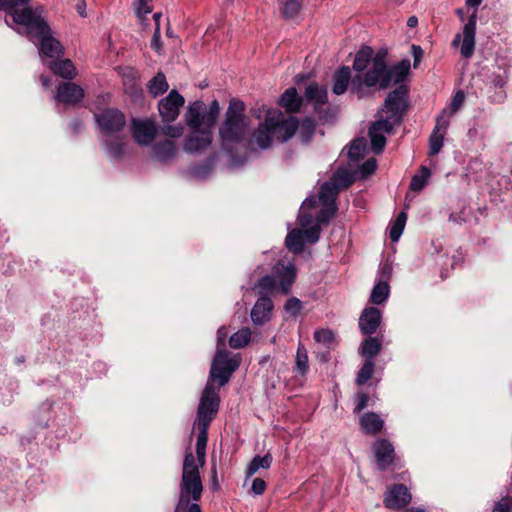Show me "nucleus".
Segmentation results:
<instances>
[{
	"label": "nucleus",
	"mask_w": 512,
	"mask_h": 512,
	"mask_svg": "<svg viewBox=\"0 0 512 512\" xmlns=\"http://www.w3.org/2000/svg\"><path fill=\"white\" fill-rule=\"evenodd\" d=\"M355 179L356 172L345 168H339L328 182L331 183L337 190H340L349 187Z\"/></svg>",
	"instance_id": "30"
},
{
	"label": "nucleus",
	"mask_w": 512,
	"mask_h": 512,
	"mask_svg": "<svg viewBox=\"0 0 512 512\" xmlns=\"http://www.w3.org/2000/svg\"><path fill=\"white\" fill-rule=\"evenodd\" d=\"M251 330L248 327L241 328L230 336L229 344L234 349L247 346L251 340Z\"/></svg>",
	"instance_id": "39"
},
{
	"label": "nucleus",
	"mask_w": 512,
	"mask_h": 512,
	"mask_svg": "<svg viewBox=\"0 0 512 512\" xmlns=\"http://www.w3.org/2000/svg\"><path fill=\"white\" fill-rule=\"evenodd\" d=\"M294 370L302 376L309 371L308 351L302 343L297 347Z\"/></svg>",
	"instance_id": "38"
},
{
	"label": "nucleus",
	"mask_w": 512,
	"mask_h": 512,
	"mask_svg": "<svg viewBox=\"0 0 512 512\" xmlns=\"http://www.w3.org/2000/svg\"><path fill=\"white\" fill-rule=\"evenodd\" d=\"M406 96L407 90L402 85L389 93L384 104L389 115L385 119L393 124L399 122L407 106Z\"/></svg>",
	"instance_id": "12"
},
{
	"label": "nucleus",
	"mask_w": 512,
	"mask_h": 512,
	"mask_svg": "<svg viewBox=\"0 0 512 512\" xmlns=\"http://www.w3.org/2000/svg\"><path fill=\"white\" fill-rule=\"evenodd\" d=\"M418 24V19L415 16H411L408 18L407 25L411 28L415 27Z\"/></svg>",
	"instance_id": "63"
},
{
	"label": "nucleus",
	"mask_w": 512,
	"mask_h": 512,
	"mask_svg": "<svg viewBox=\"0 0 512 512\" xmlns=\"http://www.w3.org/2000/svg\"><path fill=\"white\" fill-rule=\"evenodd\" d=\"M360 425L365 433L375 435L381 432L384 422L378 414L368 412L360 417Z\"/></svg>",
	"instance_id": "26"
},
{
	"label": "nucleus",
	"mask_w": 512,
	"mask_h": 512,
	"mask_svg": "<svg viewBox=\"0 0 512 512\" xmlns=\"http://www.w3.org/2000/svg\"><path fill=\"white\" fill-rule=\"evenodd\" d=\"M411 502V494L403 484H395L389 488L384 497V504L390 509H401Z\"/></svg>",
	"instance_id": "17"
},
{
	"label": "nucleus",
	"mask_w": 512,
	"mask_h": 512,
	"mask_svg": "<svg viewBox=\"0 0 512 512\" xmlns=\"http://www.w3.org/2000/svg\"><path fill=\"white\" fill-rule=\"evenodd\" d=\"M367 149L366 139L361 137L353 140L348 149V158L352 164L358 163L364 158Z\"/></svg>",
	"instance_id": "33"
},
{
	"label": "nucleus",
	"mask_w": 512,
	"mask_h": 512,
	"mask_svg": "<svg viewBox=\"0 0 512 512\" xmlns=\"http://www.w3.org/2000/svg\"><path fill=\"white\" fill-rule=\"evenodd\" d=\"M483 0H466V5L472 7L475 10L479 7Z\"/></svg>",
	"instance_id": "62"
},
{
	"label": "nucleus",
	"mask_w": 512,
	"mask_h": 512,
	"mask_svg": "<svg viewBox=\"0 0 512 512\" xmlns=\"http://www.w3.org/2000/svg\"><path fill=\"white\" fill-rule=\"evenodd\" d=\"M272 455L270 453L264 456H255L246 469V477H251L258 472L259 469H269L272 464Z\"/></svg>",
	"instance_id": "36"
},
{
	"label": "nucleus",
	"mask_w": 512,
	"mask_h": 512,
	"mask_svg": "<svg viewBox=\"0 0 512 512\" xmlns=\"http://www.w3.org/2000/svg\"><path fill=\"white\" fill-rule=\"evenodd\" d=\"M317 199L315 197L307 198L301 206V211L298 216V223L301 227H307L312 222V217L304 212L306 208H312L316 205Z\"/></svg>",
	"instance_id": "45"
},
{
	"label": "nucleus",
	"mask_w": 512,
	"mask_h": 512,
	"mask_svg": "<svg viewBox=\"0 0 512 512\" xmlns=\"http://www.w3.org/2000/svg\"><path fill=\"white\" fill-rule=\"evenodd\" d=\"M306 101L314 104L317 109L318 106L325 104L327 101V90L325 87L320 86L316 82L310 83L305 90Z\"/></svg>",
	"instance_id": "27"
},
{
	"label": "nucleus",
	"mask_w": 512,
	"mask_h": 512,
	"mask_svg": "<svg viewBox=\"0 0 512 512\" xmlns=\"http://www.w3.org/2000/svg\"><path fill=\"white\" fill-rule=\"evenodd\" d=\"M448 127L449 124L436 118V125L429 138L430 155H437L441 151Z\"/></svg>",
	"instance_id": "24"
},
{
	"label": "nucleus",
	"mask_w": 512,
	"mask_h": 512,
	"mask_svg": "<svg viewBox=\"0 0 512 512\" xmlns=\"http://www.w3.org/2000/svg\"><path fill=\"white\" fill-rule=\"evenodd\" d=\"M279 104L288 112H298L301 108L302 98L293 87L288 88L280 97Z\"/></svg>",
	"instance_id": "29"
},
{
	"label": "nucleus",
	"mask_w": 512,
	"mask_h": 512,
	"mask_svg": "<svg viewBox=\"0 0 512 512\" xmlns=\"http://www.w3.org/2000/svg\"><path fill=\"white\" fill-rule=\"evenodd\" d=\"M407 215L405 212H401L396 217L395 221L393 222L391 228H390V239L393 242H397L399 238L401 237L403 230L405 228Z\"/></svg>",
	"instance_id": "44"
},
{
	"label": "nucleus",
	"mask_w": 512,
	"mask_h": 512,
	"mask_svg": "<svg viewBox=\"0 0 512 512\" xmlns=\"http://www.w3.org/2000/svg\"><path fill=\"white\" fill-rule=\"evenodd\" d=\"M84 97V90L77 84L65 82L58 86L55 99L65 105H76Z\"/></svg>",
	"instance_id": "20"
},
{
	"label": "nucleus",
	"mask_w": 512,
	"mask_h": 512,
	"mask_svg": "<svg viewBox=\"0 0 512 512\" xmlns=\"http://www.w3.org/2000/svg\"><path fill=\"white\" fill-rule=\"evenodd\" d=\"M375 363L373 360H365L363 366L356 375L355 382L358 386L365 384L374 374Z\"/></svg>",
	"instance_id": "43"
},
{
	"label": "nucleus",
	"mask_w": 512,
	"mask_h": 512,
	"mask_svg": "<svg viewBox=\"0 0 512 512\" xmlns=\"http://www.w3.org/2000/svg\"><path fill=\"white\" fill-rule=\"evenodd\" d=\"M271 125V119L266 114L264 122L259 124L258 128L252 134L250 140L252 148L265 150L271 146L272 141L275 140Z\"/></svg>",
	"instance_id": "18"
},
{
	"label": "nucleus",
	"mask_w": 512,
	"mask_h": 512,
	"mask_svg": "<svg viewBox=\"0 0 512 512\" xmlns=\"http://www.w3.org/2000/svg\"><path fill=\"white\" fill-rule=\"evenodd\" d=\"M152 0H135L133 7L135 14L139 17L148 15L152 11Z\"/></svg>",
	"instance_id": "53"
},
{
	"label": "nucleus",
	"mask_w": 512,
	"mask_h": 512,
	"mask_svg": "<svg viewBox=\"0 0 512 512\" xmlns=\"http://www.w3.org/2000/svg\"><path fill=\"white\" fill-rule=\"evenodd\" d=\"M184 104V97L177 90H171L167 96L158 102V111L162 121L165 123L175 121Z\"/></svg>",
	"instance_id": "10"
},
{
	"label": "nucleus",
	"mask_w": 512,
	"mask_h": 512,
	"mask_svg": "<svg viewBox=\"0 0 512 512\" xmlns=\"http://www.w3.org/2000/svg\"><path fill=\"white\" fill-rule=\"evenodd\" d=\"M227 337V330L225 326H221L217 331V349H224L225 341Z\"/></svg>",
	"instance_id": "61"
},
{
	"label": "nucleus",
	"mask_w": 512,
	"mask_h": 512,
	"mask_svg": "<svg viewBox=\"0 0 512 512\" xmlns=\"http://www.w3.org/2000/svg\"><path fill=\"white\" fill-rule=\"evenodd\" d=\"M50 69L54 74L65 79H73L76 76V68L69 59L52 62Z\"/></svg>",
	"instance_id": "32"
},
{
	"label": "nucleus",
	"mask_w": 512,
	"mask_h": 512,
	"mask_svg": "<svg viewBox=\"0 0 512 512\" xmlns=\"http://www.w3.org/2000/svg\"><path fill=\"white\" fill-rule=\"evenodd\" d=\"M106 153L114 159H120L124 154L123 143L120 140L107 142Z\"/></svg>",
	"instance_id": "50"
},
{
	"label": "nucleus",
	"mask_w": 512,
	"mask_h": 512,
	"mask_svg": "<svg viewBox=\"0 0 512 512\" xmlns=\"http://www.w3.org/2000/svg\"><path fill=\"white\" fill-rule=\"evenodd\" d=\"M351 69L348 66H342L333 75L332 92L336 95H342L351 86Z\"/></svg>",
	"instance_id": "25"
},
{
	"label": "nucleus",
	"mask_w": 512,
	"mask_h": 512,
	"mask_svg": "<svg viewBox=\"0 0 512 512\" xmlns=\"http://www.w3.org/2000/svg\"><path fill=\"white\" fill-rule=\"evenodd\" d=\"M320 231L321 227L317 222L316 225L312 226L310 229L303 231V240L305 239L310 243H316L319 240Z\"/></svg>",
	"instance_id": "55"
},
{
	"label": "nucleus",
	"mask_w": 512,
	"mask_h": 512,
	"mask_svg": "<svg viewBox=\"0 0 512 512\" xmlns=\"http://www.w3.org/2000/svg\"><path fill=\"white\" fill-rule=\"evenodd\" d=\"M377 465L381 470L389 467L394 461V448L386 439H379L373 444Z\"/></svg>",
	"instance_id": "22"
},
{
	"label": "nucleus",
	"mask_w": 512,
	"mask_h": 512,
	"mask_svg": "<svg viewBox=\"0 0 512 512\" xmlns=\"http://www.w3.org/2000/svg\"><path fill=\"white\" fill-rule=\"evenodd\" d=\"M273 274L279 283V289L283 294H288L290 288L296 279V268L292 262L284 264L278 261L274 266Z\"/></svg>",
	"instance_id": "15"
},
{
	"label": "nucleus",
	"mask_w": 512,
	"mask_h": 512,
	"mask_svg": "<svg viewBox=\"0 0 512 512\" xmlns=\"http://www.w3.org/2000/svg\"><path fill=\"white\" fill-rule=\"evenodd\" d=\"M476 11L469 17L467 23L462 31V43L460 53L464 58H470L475 49V35H476Z\"/></svg>",
	"instance_id": "19"
},
{
	"label": "nucleus",
	"mask_w": 512,
	"mask_h": 512,
	"mask_svg": "<svg viewBox=\"0 0 512 512\" xmlns=\"http://www.w3.org/2000/svg\"><path fill=\"white\" fill-rule=\"evenodd\" d=\"M15 23L24 27L29 40L38 46L40 55L48 58L63 55L64 48L47 21L45 9L17 13Z\"/></svg>",
	"instance_id": "3"
},
{
	"label": "nucleus",
	"mask_w": 512,
	"mask_h": 512,
	"mask_svg": "<svg viewBox=\"0 0 512 512\" xmlns=\"http://www.w3.org/2000/svg\"><path fill=\"white\" fill-rule=\"evenodd\" d=\"M504 83H505L504 79H503V78H501L500 76H497V77L494 79V84H495V86H499V87H501V86H503V85H504Z\"/></svg>",
	"instance_id": "64"
},
{
	"label": "nucleus",
	"mask_w": 512,
	"mask_h": 512,
	"mask_svg": "<svg viewBox=\"0 0 512 512\" xmlns=\"http://www.w3.org/2000/svg\"><path fill=\"white\" fill-rule=\"evenodd\" d=\"M241 358L238 354L229 356L228 352L219 348L211 364L208 381L217 382L219 386L225 385L232 373L239 367Z\"/></svg>",
	"instance_id": "5"
},
{
	"label": "nucleus",
	"mask_w": 512,
	"mask_h": 512,
	"mask_svg": "<svg viewBox=\"0 0 512 512\" xmlns=\"http://www.w3.org/2000/svg\"><path fill=\"white\" fill-rule=\"evenodd\" d=\"M219 402L220 399L217 391L214 389L213 383L207 381L198 405L195 424L210 425L218 412Z\"/></svg>",
	"instance_id": "7"
},
{
	"label": "nucleus",
	"mask_w": 512,
	"mask_h": 512,
	"mask_svg": "<svg viewBox=\"0 0 512 512\" xmlns=\"http://www.w3.org/2000/svg\"><path fill=\"white\" fill-rule=\"evenodd\" d=\"M381 349V341L377 337H369L362 342L360 353L366 360H373Z\"/></svg>",
	"instance_id": "34"
},
{
	"label": "nucleus",
	"mask_w": 512,
	"mask_h": 512,
	"mask_svg": "<svg viewBox=\"0 0 512 512\" xmlns=\"http://www.w3.org/2000/svg\"><path fill=\"white\" fill-rule=\"evenodd\" d=\"M160 38H161L160 25L157 24V27H155V31H154V34L151 39V47L157 52H160L161 48H162Z\"/></svg>",
	"instance_id": "59"
},
{
	"label": "nucleus",
	"mask_w": 512,
	"mask_h": 512,
	"mask_svg": "<svg viewBox=\"0 0 512 512\" xmlns=\"http://www.w3.org/2000/svg\"><path fill=\"white\" fill-rule=\"evenodd\" d=\"M465 101V94L462 91H457L452 98L450 105L444 108L437 116V119L444 121L450 125L452 117L460 110Z\"/></svg>",
	"instance_id": "28"
},
{
	"label": "nucleus",
	"mask_w": 512,
	"mask_h": 512,
	"mask_svg": "<svg viewBox=\"0 0 512 512\" xmlns=\"http://www.w3.org/2000/svg\"><path fill=\"white\" fill-rule=\"evenodd\" d=\"M323 209L317 216V222L319 224L321 223H327L329 220L335 215L337 207L335 204H322Z\"/></svg>",
	"instance_id": "51"
},
{
	"label": "nucleus",
	"mask_w": 512,
	"mask_h": 512,
	"mask_svg": "<svg viewBox=\"0 0 512 512\" xmlns=\"http://www.w3.org/2000/svg\"><path fill=\"white\" fill-rule=\"evenodd\" d=\"M267 115L271 119L275 140L285 142L295 135L298 129V120L295 117L281 120L282 113L279 110H268Z\"/></svg>",
	"instance_id": "9"
},
{
	"label": "nucleus",
	"mask_w": 512,
	"mask_h": 512,
	"mask_svg": "<svg viewBox=\"0 0 512 512\" xmlns=\"http://www.w3.org/2000/svg\"><path fill=\"white\" fill-rule=\"evenodd\" d=\"M147 88L153 97H158L169 89V84L165 75L159 72L148 82Z\"/></svg>",
	"instance_id": "35"
},
{
	"label": "nucleus",
	"mask_w": 512,
	"mask_h": 512,
	"mask_svg": "<svg viewBox=\"0 0 512 512\" xmlns=\"http://www.w3.org/2000/svg\"><path fill=\"white\" fill-rule=\"evenodd\" d=\"M301 10V3L297 0H288L282 3L281 13L287 19L294 18Z\"/></svg>",
	"instance_id": "46"
},
{
	"label": "nucleus",
	"mask_w": 512,
	"mask_h": 512,
	"mask_svg": "<svg viewBox=\"0 0 512 512\" xmlns=\"http://www.w3.org/2000/svg\"><path fill=\"white\" fill-rule=\"evenodd\" d=\"M175 154V145L170 140L159 142L153 147V157L159 161L170 160L175 156Z\"/></svg>",
	"instance_id": "31"
},
{
	"label": "nucleus",
	"mask_w": 512,
	"mask_h": 512,
	"mask_svg": "<svg viewBox=\"0 0 512 512\" xmlns=\"http://www.w3.org/2000/svg\"><path fill=\"white\" fill-rule=\"evenodd\" d=\"M276 286V279L275 276L266 275L262 277L257 284L255 285L256 288L260 289V293H269L274 290Z\"/></svg>",
	"instance_id": "49"
},
{
	"label": "nucleus",
	"mask_w": 512,
	"mask_h": 512,
	"mask_svg": "<svg viewBox=\"0 0 512 512\" xmlns=\"http://www.w3.org/2000/svg\"><path fill=\"white\" fill-rule=\"evenodd\" d=\"M266 482L261 478H255L252 482L251 492L254 495H262L266 490Z\"/></svg>",
	"instance_id": "57"
},
{
	"label": "nucleus",
	"mask_w": 512,
	"mask_h": 512,
	"mask_svg": "<svg viewBox=\"0 0 512 512\" xmlns=\"http://www.w3.org/2000/svg\"><path fill=\"white\" fill-rule=\"evenodd\" d=\"M390 287L387 281H379L371 291L370 302L375 305L384 303L389 297Z\"/></svg>",
	"instance_id": "37"
},
{
	"label": "nucleus",
	"mask_w": 512,
	"mask_h": 512,
	"mask_svg": "<svg viewBox=\"0 0 512 512\" xmlns=\"http://www.w3.org/2000/svg\"><path fill=\"white\" fill-rule=\"evenodd\" d=\"M244 112L243 101L236 98L230 100L224 120L219 126V138L223 146L238 143L244 138L248 128Z\"/></svg>",
	"instance_id": "4"
},
{
	"label": "nucleus",
	"mask_w": 512,
	"mask_h": 512,
	"mask_svg": "<svg viewBox=\"0 0 512 512\" xmlns=\"http://www.w3.org/2000/svg\"><path fill=\"white\" fill-rule=\"evenodd\" d=\"M314 340L318 344H322L325 348L329 349L330 345L334 341V335L332 331L328 329H321L314 332Z\"/></svg>",
	"instance_id": "48"
},
{
	"label": "nucleus",
	"mask_w": 512,
	"mask_h": 512,
	"mask_svg": "<svg viewBox=\"0 0 512 512\" xmlns=\"http://www.w3.org/2000/svg\"><path fill=\"white\" fill-rule=\"evenodd\" d=\"M220 110L221 108L217 100H213L208 109L202 101H194L188 106L184 115L185 123L187 126H197L201 121L204 123V126L214 128Z\"/></svg>",
	"instance_id": "6"
},
{
	"label": "nucleus",
	"mask_w": 512,
	"mask_h": 512,
	"mask_svg": "<svg viewBox=\"0 0 512 512\" xmlns=\"http://www.w3.org/2000/svg\"><path fill=\"white\" fill-rule=\"evenodd\" d=\"M286 247L294 252L299 253L303 250L304 240L303 231L299 229H293L290 231L285 240Z\"/></svg>",
	"instance_id": "40"
},
{
	"label": "nucleus",
	"mask_w": 512,
	"mask_h": 512,
	"mask_svg": "<svg viewBox=\"0 0 512 512\" xmlns=\"http://www.w3.org/2000/svg\"><path fill=\"white\" fill-rule=\"evenodd\" d=\"M381 319V311L378 308H365L359 317L360 331L365 335L375 333L381 323Z\"/></svg>",
	"instance_id": "21"
},
{
	"label": "nucleus",
	"mask_w": 512,
	"mask_h": 512,
	"mask_svg": "<svg viewBox=\"0 0 512 512\" xmlns=\"http://www.w3.org/2000/svg\"><path fill=\"white\" fill-rule=\"evenodd\" d=\"M274 304L270 297L263 295L254 304L250 317L254 325L262 326L269 322L272 317Z\"/></svg>",
	"instance_id": "16"
},
{
	"label": "nucleus",
	"mask_w": 512,
	"mask_h": 512,
	"mask_svg": "<svg viewBox=\"0 0 512 512\" xmlns=\"http://www.w3.org/2000/svg\"><path fill=\"white\" fill-rule=\"evenodd\" d=\"M191 131L185 139L184 150L188 153H201L205 151L213 141V128L204 126L200 121L197 126H187Z\"/></svg>",
	"instance_id": "8"
},
{
	"label": "nucleus",
	"mask_w": 512,
	"mask_h": 512,
	"mask_svg": "<svg viewBox=\"0 0 512 512\" xmlns=\"http://www.w3.org/2000/svg\"><path fill=\"white\" fill-rule=\"evenodd\" d=\"M338 191L331 183L325 182L319 191V202L321 204H335Z\"/></svg>",
	"instance_id": "42"
},
{
	"label": "nucleus",
	"mask_w": 512,
	"mask_h": 512,
	"mask_svg": "<svg viewBox=\"0 0 512 512\" xmlns=\"http://www.w3.org/2000/svg\"><path fill=\"white\" fill-rule=\"evenodd\" d=\"M98 126L105 135L122 130L126 124L124 114L117 109H106L95 115Z\"/></svg>",
	"instance_id": "11"
},
{
	"label": "nucleus",
	"mask_w": 512,
	"mask_h": 512,
	"mask_svg": "<svg viewBox=\"0 0 512 512\" xmlns=\"http://www.w3.org/2000/svg\"><path fill=\"white\" fill-rule=\"evenodd\" d=\"M411 52H412V56L414 58L413 65L416 68V67H418L419 63L421 62V59L423 57V53L424 52H423V49L420 46L415 45V44H413L411 46Z\"/></svg>",
	"instance_id": "60"
},
{
	"label": "nucleus",
	"mask_w": 512,
	"mask_h": 512,
	"mask_svg": "<svg viewBox=\"0 0 512 512\" xmlns=\"http://www.w3.org/2000/svg\"><path fill=\"white\" fill-rule=\"evenodd\" d=\"M132 136L134 140L142 146L150 145L157 134V128L152 120H136L131 125Z\"/></svg>",
	"instance_id": "14"
},
{
	"label": "nucleus",
	"mask_w": 512,
	"mask_h": 512,
	"mask_svg": "<svg viewBox=\"0 0 512 512\" xmlns=\"http://www.w3.org/2000/svg\"><path fill=\"white\" fill-rule=\"evenodd\" d=\"M368 403V395L364 392H359L356 396V406L354 412L359 413L364 410Z\"/></svg>",
	"instance_id": "58"
},
{
	"label": "nucleus",
	"mask_w": 512,
	"mask_h": 512,
	"mask_svg": "<svg viewBox=\"0 0 512 512\" xmlns=\"http://www.w3.org/2000/svg\"><path fill=\"white\" fill-rule=\"evenodd\" d=\"M162 133L171 138H179L184 133L182 125H168L162 128Z\"/></svg>",
	"instance_id": "56"
},
{
	"label": "nucleus",
	"mask_w": 512,
	"mask_h": 512,
	"mask_svg": "<svg viewBox=\"0 0 512 512\" xmlns=\"http://www.w3.org/2000/svg\"><path fill=\"white\" fill-rule=\"evenodd\" d=\"M352 69L351 93L362 99L372 96L375 90L403 82L408 76L410 61L403 59L389 66L385 54H375L371 47L363 46L354 57Z\"/></svg>",
	"instance_id": "1"
},
{
	"label": "nucleus",
	"mask_w": 512,
	"mask_h": 512,
	"mask_svg": "<svg viewBox=\"0 0 512 512\" xmlns=\"http://www.w3.org/2000/svg\"><path fill=\"white\" fill-rule=\"evenodd\" d=\"M30 2L31 0H0V9L6 10L15 22L17 13L44 9L41 5L31 6Z\"/></svg>",
	"instance_id": "23"
},
{
	"label": "nucleus",
	"mask_w": 512,
	"mask_h": 512,
	"mask_svg": "<svg viewBox=\"0 0 512 512\" xmlns=\"http://www.w3.org/2000/svg\"><path fill=\"white\" fill-rule=\"evenodd\" d=\"M376 160L374 158L367 159L356 172V175L359 174L361 178H366L374 173L376 169Z\"/></svg>",
	"instance_id": "52"
},
{
	"label": "nucleus",
	"mask_w": 512,
	"mask_h": 512,
	"mask_svg": "<svg viewBox=\"0 0 512 512\" xmlns=\"http://www.w3.org/2000/svg\"><path fill=\"white\" fill-rule=\"evenodd\" d=\"M393 129V123L388 119H379L369 128L371 147L375 153H381L386 145V134Z\"/></svg>",
	"instance_id": "13"
},
{
	"label": "nucleus",
	"mask_w": 512,
	"mask_h": 512,
	"mask_svg": "<svg viewBox=\"0 0 512 512\" xmlns=\"http://www.w3.org/2000/svg\"><path fill=\"white\" fill-rule=\"evenodd\" d=\"M492 512H512V496L502 497L495 503Z\"/></svg>",
	"instance_id": "54"
},
{
	"label": "nucleus",
	"mask_w": 512,
	"mask_h": 512,
	"mask_svg": "<svg viewBox=\"0 0 512 512\" xmlns=\"http://www.w3.org/2000/svg\"><path fill=\"white\" fill-rule=\"evenodd\" d=\"M198 428L196 455L194 457L190 448L185 453L179 500L175 512H201L198 501L201 499L203 485L200 477V468L205 465L206 446L208 441L209 425L196 424Z\"/></svg>",
	"instance_id": "2"
},
{
	"label": "nucleus",
	"mask_w": 512,
	"mask_h": 512,
	"mask_svg": "<svg viewBox=\"0 0 512 512\" xmlns=\"http://www.w3.org/2000/svg\"><path fill=\"white\" fill-rule=\"evenodd\" d=\"M303 308L302 301L297 297L289 298L284 304L285 312L293 318H296Z\"/></svg>",
	"instance_id": "47"
},
{
	"label": "nucleus",
	"mask_w": 512,
	"mask_h": 512,
	"mask_svg": "<svg viewBox=\"0 0 512 512\" xmlns=\"http://www.w3.org/2000/svg\"><path fill=\"white\" fill-rule=\"evenodd\" d=\"M431 176V171L429 168L422 166L418 174L412 177L410 188L413 191H421L427 184L428 179Z\"/></svg>",
	"instance_id": "41"
}]
</instances>
